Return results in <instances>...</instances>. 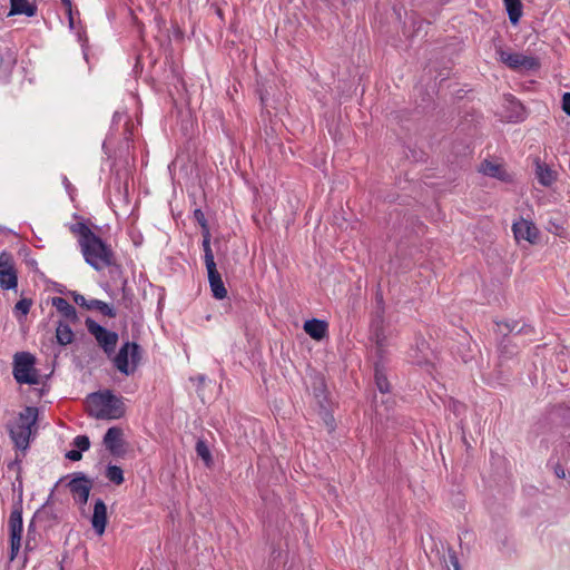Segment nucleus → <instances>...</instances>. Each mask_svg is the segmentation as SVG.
Instances as JSON below:
<instances>
[{
  "label": "nucleus",
  "mask_w": 570,
  "mask_h": 570,
  "mask_svg": "<svg viewBox=\"0 0 570 570\" xmlns=\"http://www.w3.org/2000/svg\"><path fill=\"white\" fill-rule=\"evenodd\" d=\"M515 346H509L508 344H503V342L500 345V352L501 354H507V357H510V355L514 354Z\"/></svg>",
  "instance_id": "obj_41"
},
{
  "label": "nucleus",
  "mask_w": 570,
  "mask_h": 570,
  "mask_svg": "<svg viewBox=\"0 0 570 570\" xmlns=\"http://www.w3.org/2000/svg\"><path fill=\"white\" fill-rule=\"evenodd\" d=\"M70 492L73 494L76 501L85 505L89 499L92 481L82 473H77L73 479L68 483Z\"/></svg>",
  "instance_id": "obj_12"
},
{
  "label": "nucleus",
  "mask_w": 570,
  "mask_h": 570,
  "mask_svg": "<svg viewBox=\"0 0 570 570\" xmlns=\"http://www.w3.org/2000/svg\"><path fill=\"white\" fill-rule=\"evenodd\" d=\"M9 535H10V556L9 560L12 561L18 556L21 548V538L23 531L22 524V499L21 497L13 503L12 510L8 521Z\"/></svg>",
  "instance_id": "obj_5"
},
{
  "label": "nucleus",
  "mask_w": 570,
  "mask_h": 570,
  "mask_svg": "<svg viewBox=\"0 0 570 570\" xmlns=\"http://www.w3.org/2000/svg\"><path fill=\"white\" fill-rule=\"evenodd\" d=\"M68 16H69V23L72 26L73 19H72V3L71 0H61Z\"/></svg>",
  "instance_id": "obj_40"
},
{
  "label": "nucleus",
  "mask_w": 570,
  "mask_h": 570,
  "mask_svg": "<svg viewBox=\"0 0 570 570\" xmlns=\"http://www.w3.org/2000/svg\"><path fill=\"white\" fill-rule=\"evenodd\" d=\"M374 381L381 393L385 394L391 392V384L387 379L386 367L381 362H376L374 365Z\"/></svg>",
  "instance_id": "obj_22"
},
{
  "label": "nucleus",
  "mask_w": 570,
  "mask_h": 570,
  "mask_svg": "<svg viewBox=\"0 0 570 570\" xmlns=\"http://www.w3.org/2000/svg\"><path fill=\"white\" fill-rule=\"evenodd\" d=\"M198 381H199V382H204V376H199V377H198Z\"/></svg>",
  "instance_id": "obj_45"
},
{
  "label": "nucleus",
  "mask_w": 570,
  "mask_h": 570,
  "mask_svg": "<svg viewBox=\"0 0 570 570\" xmlns=\"http://www.w3.org/2000/svg\"><path fill=\"white\" fill-rule=\"evenodd\" d=\"M51 304L65 318L71 322L78 321L76 308L63 297H52Z\"/></svg>",
  "instance_id": "obj_20"
},
{
  "label": "nucleus",
  "mask_w": 570,
  "mask_h": 570,
  "mask_svg": "<svg viewBox=\"0 0 570 570\" xmlns=\"http://www.w3.org/2000/svg\"><path fill=\"white\" fill-rule=\"evenodd\" d=\"M87 309H97L102 315L108 317H116L117 313L112 306L100 301V299H90L87 306Z\"/></svg>",
  "instance_id": "obj_27"
},
{
  "label": "nucleus",
  "mask_w": 570,
  "mask_h": 570,
  "mask_svg": "<svg viewBox=\"0 0 570 570\" xmlns=\"http://www.w3.org/2000/svg\"><path fill=\"white\" fill-rule=\"evenodd\" d=\"M71 234L78 236L85 262L96 271L115 265V253L101 237L96 235L85 222H77L69 226Z\"/></svg>",
  "instance_id": "obj_1"
},
{
  "label": "nucleus",
  "mask_w": 570,
  "mask_h": 570,
  "mask_svg": "<svg viewBox=\"0 0 570 570\" xmlns=\"http://www.w3.org/2000/svg\"><path fill=\"white\" fill-rule=\"evenodd\" d=\"M36 521L31 519L28 524L27 539H26V550H33L36 547Z\"/></svg>",
  "instance_id": "obj_31"
},
{
  "label": "nucleus",
  "mask_w": 570,
  "mask_h": 570,
  "mask_svg": "<svg viewBox=\"0 0 570 570\" xmlns=\"http://www.w3.org/2000/svg\"><path fill=\"white\" fill-rule=\"evenodd\" d=\"M371 340L375 343L377 351L382 352L386 345V336L384 334L383 311L379 312L371 323Z\"/></svg>",
  "instance_id": "obj_16"
},
{
  "label": "nucleus",
  "mask_w": 570,
  "mask_h": 570,
  "mask_svg": "<svg viewBox=\"0 0 570 570\" xmlns=\"http://www.w3.org/2000/svg\"><path fill=\"white\" fill-rule=\"evenodd\" d=\"M126 284H127V281L125 279V281H124V283H122V291H125V286H126ZM125 293H126V292H124V294H125Z\"/></svg>",
  "instance_id": "obj_44"
},
{
  "label": "nucleus",
  "mask_w": 570,
  "mask_h": 570,
  "mask_svg": "<svg viewBox=\"0 0 570 570\" xmlns=\"http://www.w3.org/2000/svg\"><path fill=\"white\" fill-rule=\"evenodd\" d=\"M511 105L515 111V115L514 116H510V118H514L515 120H521L523 119V114H524V109H523V106L518 102V101H514V100H511Z\"/></svg>",
  "instance_id": "obj_35"
},
{
  "label": "nucleus",
  "mask_w": 570,
  "mask_h": 570,
  "mask_svg": "<svg viewBox=\"0 0 570 570\" xmlns=\"http://www.w3.org/2000/svg\"><path fill=\"white\" fill-rule=\"evenodd\" d=\"M36 358L28 352H19L14 355L13 377L20 384H38V375L35 370Z\"/></svg>",
  "instance_id": "obj_6"
},
{
  "label": "nucleus",
  "mask_w": 570,
  "mask_h": 570,
  "mask_svg": "<svg viewBox=\"0 0 570 570\" xmlns=\"http://www.w3.org/2000/svg\"><path fill=\"white\" fill-rule=\"evenodd\" d=\"M196 453L204 461L207 468H210L214 463L210 450L204 440H198L196 443Z\"/></svg>",
  "instance_id": "obj_28"
},
{
  "label": "nucleus",
  "mask_w": 570,
  "mask_h": 570,
  "mask_svg": "<svg viewBox=\"0 0 570 570\" xmlns=\"http://www.w3.org/2000/svg\"><path fill=\"white\" fill-rule=\"evenodd\" d=\"M554 474L558 479H564L566 478V469L560 464L557 463L553 466Z\"/></svg>",
  "instance_id": "obj_43"
},
{
  "label": "nucleus",
  "mask_w": 570,
  "mask_h": 570,
  "mask_svg": "<svg viewBox=\"0 0 570 570\" xmlns=\"http://www.w3.org/2000/svg\"><path fill=\"white\" fill-rule=\"evenodd\" d=\"M56 337L60 345H67L72 342L73 332L67 323L59 322L56 328Z\"/></svg>",
  "instance_id": "obj_25"
},
{
  "label": "nucleus",
  "mask_w": 570,
  "mask_h": 570,
  "mask_svg": "<svg viewBox=\"0 0 570 570\" xmlns=\"http://www.w3.org/2000/svg\"><path fill=\"white\" fill-rule=\"evenodd\" d=\"M105 475L110 482L117 485H120L125 481L124 471L118 465L109 464L106 469Z\"/></svg>",
  "instance_id": "obj_30"
},
{
  "label": "nucleus",
  "mask_w": 570,
  "mask_h": 570,
  "mask_svg": "<svg viewBox=\"0 0 570 570\" xmlns=\"http://www.w3.org/2000/svg\"><path fill=\"white\" fill-rule=\"evenodd\" d=\"M497 53L499 55L500 61L513 70H534L539 67L538 60L530 56L518 52H508L501 47L497 48Z\"/></svg>",
  "instance_id": "obj_8"
},
{
  "label": "nucleus",
  "mask_w": 570,
  "mask_h": 570,
  "mask_svg": "<svg viewBox=\"0 0 570 570\" xmlns=\"http://www.w3.org/2000/svg\"><path fill=\"white\" fill-rule=\"evenodd\" d=\"M312 387L313 395L321 407V414L323 415L324 421L326 422V424H332L334 417L328 412L327 387L324 379L322 376H315L313 379Z\"/></svg>",
  "instance_id": "obj_11"
},
{
  "label": "nucleus",
  "mask_w": 570,
  "mask_h": 570,
  "mask_svg": "<svg viewBox=\"0 0 570 570\" xmlns=\"http://www.w3.org/2000/svg\"><path fill=\"white\" fill-rule=\"evenodd\" d=\"M207 274L213 296L217 299L225 298L227 296V289L217 268L208 269Z\"/></svg>",
  "instance_id": "obj_18"
},
{
  "label": "nucleus",
  "mask_w": 570,
  "mask_h": 570,
  "mask_svg": "<svg viewBox=\"0 0 570 570\" xmlns=\"http://www.w3.org/2000/svg\"><path fill=\"white\" fill-rule=\"evenodd\" d=\"M107 521V505L102 499L98 498L95 500L94 513L91 515V525L98 535L105 533Z\"/></svg>",
  "instance_id": "obj_14"
},
{
  "label": "nucleus",
  "mask_w": 570,
  "mask_h": 570,
  "mask_svg": "<svg viewBox=\"0 0 570 570\" xmlns=\"http://www.w3.org/2000/svg\"><path fill=\"white\" fill-rule=\"evenodd\" d=\"M72 297L77 305L85 307L87 309L89 301H87L83 295L75 292V293H72Z\"/></svg>",
  "instance_id": "obj_37"
},
{
  "label": "nucleus",
  "mask_w": 570,
  "mask_h": 570,
  "mask_svg": "<svg viewBox=\"0 0 570 570\" xmlns=\"http://www.w3.org/2000/svg\"><path fill=\"white\" fill-rule=\"evenodd\" d=\"M32 519L33 521L41 523L45 529H51L59 523V517L49 501L36 511Z\"/></svg>",
  "instance_id": "obj_15"
},
{
  "label": "nucleus",
  "mask_w": 570,
  "mask_h": 570,
  "mask_svg": "<svg viewBox=\"0 0 570 570\" xmlns=\"http://www.w3.org/2000/svg\"><path fill=\"white\" fill-rule=\"evenodd\" d=\"M504 6L508 12L510 22L517 26L522 17V2L521 0H504Z\"/></svg>",
  "instance_id": "obj_23"
},
{
  "label": "nucleus",
  "mask_w": 570,
  "mask_h": 570,
  "mask_svg": "<svg viewBox=\"0 0 570 570\" xmlns=\"http://www.w3.org/2000/svg\"><path fill=\"white\" fill-rule=\"evenodd\" d=\"M38 419V409L27 406L18 419L8 425V431L16 448L26 450L29 446L31 426L36 424Z\"/></svg>",
  "instance_id": "obj_3"
},
{
  "label": "nucleus",
  "mask_w": 570,
  "mask_h": 570,
  "mask_svg": "<svg viewBox=\"0 0 570 570\" xmlns=\"http://www.w3.org/2000/svg\"><path fill=\"white\" fill-rule=\"evenodd\" d=\"M141 360V348L136 342H126L114 357L115 367L125 375L134 374Z\"/></svg>",
  "instance_id": "obj_4"
},
{
  "label": "nucleus",
  "mask_w": 570,
  "mask_h": 570,
  "mask_svg": "<svg viewBox=\"0 0 570 570\" xmlns=\"http://www.w3.org/2000/svg\"><path fill=\"white\" fill-rule=\"evenodd\" d=\"M90 402V415L98 420H117L125 415V403L110 390L91 393Z\"/></svg>",
  "instance_id": "obj_2"
},
{
  "label": "nucleus",
  "mask_w": 570,
  "mask_h": 570,
  "mask_svg": "<svg viewBox=\"0 0 570 570\" xmlns=\"http://www.w3.org/2000/svg\"><path fill=\"white\" fill-rule=\"evenodd\" d=\"M512 232L518 243L521 240H527L530 244H537L539 239V229L537 226L532 222L524 218L513 223Z\"/></svg>",
  "instance_id": "obj_13"
},
{
  "label": "nucleus",
  "mask_w": 570,
  "mask_h": 570,
  "mask_svg": "<svg viewBox=\"0 0 570 570\" xmlns=\"http://www.w3.org/2000/svg\"><path fill=\"white\" fill-rule=\"evenodd\" d=\"M72 444L82 452L90 448V440L87 435H77Z\"/></svg>",
  "instance_id": "obj_33"
},
{
  "label": "nucleus",
  "mask_w": 570,
  "mask_h": 570,
  "mask_svg": "<svg viewBox=\"0 0 570 570\" xmlns=\"http://www.w3.org/2000/svg\"><path fill=\"white\" fill-rule=\"evenodd\" d=\"M499 331L501 332V326H504L507 330V333H503L505 336L508 333L515 332L517 334L524 333L529 334L533 332V328L530 325H523L521 327H518L519 323L517 321L512 322H504V323H497Z\"/></svg>",
  "instance_id": "obj_29"
},
{
  "label": "nucleus",
  "mask_w": 570,
  "mask_h": 570,
  "mask_svg": "<svg viewBox=\"0 0 570 570\" xmlns=\"http://www.w3.org/2000/svg\"><path fill=\"white\" fill-rule=\"evenodd\" d=\"M18 286V277L13 267L10 254L2 252L0 254V287L2 289H16Z\"/></svg>",
  "instance_id": "obj_10"
},
{
  "label": "nucleus",
  "mask_w": 570,
  "mask_h": 570,
  "mask_svg": "<svg viewBox=\"0 0 570 570\" xmlns=\"http://www.w3.org/2000/svg\"><path fill=\"white\" fill-rule=\"evenodd\" d=\"M562 110L570 116V92H566L562 96Z\"/></svg>",
  "instance_id": "obj_39"
},
{
  "label": "nucleus",
  "mask_w": 570,
  "mask_h": 570,
  "mask_svg": "<svg viewBox=\"0 0 570 570\" xmlns=\"http://www.w3.org/2000/svg\"><path fill=\"white\" fill-rule=\"evenodd\" d=\"M194 218L202 227V235L210 234L209 226L207 223V219L205 217V214L202 209L197 208L194 210Z\"/></svg>",
  "instance_id": "obj_32"
},
{
  "label": "nucleus",
  "mask_w": 570,
  "mask_h": 570,
  "mask_svg": "<svg viewBox=\"0 0 570 570\" xmlns=\"http://www.w3.org/2000/svg\"><path fill=\"white\" fill-rule=\"evenodd\" d=\"M548 224H549L547 227L548 232H550L554 235L561 236L562 232L564 230L562 225H559L552 220H549Z\"/></svg>",
  "instance_id": "obj_36"
},
{
  "label": "nucleus",
  "mask_w": 570,
  "mask_h": 570,
  "mask_svg": "<svg viewBox=\"0 0 570 570\" xmlns=\"http://www.w3.org/2000/svg\"><path fill=\"white\" fill-rule=\"evenodd\" d=\"M535 174L539 183L547 187L556 179L553 170H551L547 164H541L539 161H537Z\"/></svg>",
  "instance_id": "obj_24"
},
{
  "label": "nucleus",
  "mask_w": 570,
  "mask_h": 570,
  "mask_svg": "<svg viewBox=\"0 0 570 570\" xmlns=\"http://www.w3.org/2000/svg\"><path fill=\"white\" fill-rule=\"evenodd\" d=\"M449 551H450V553H449L450 562L453 566L454 570H461V566H460V562H459V559H458L455 552L452 551L451 549Z\"/></svg>",
  "instance_id": "obj_42"
},
{
  "label": "nucleus",
  "mask_w": 570,
  "mask_h": 570,
  "mask_svg": "<svg viewBox=\"0 0 570 570\" xmlns=\"http://www.w3.org/2000/svg\"><path fill=\"white\" fill-rule=\"evenodd\" d=\"M210 237H212L210 234L203 235V243H202L203 250H204V259H205V265H206L207 271L217 268L215 258H214V253H213L212 246H210Z\"/></svg>",
  "instance_id": "obj_26"
},
{
  "label": "nucleus",
  "mask_w": 570,
  "mask_h": 570,
  "mask_svg": "<svg viewBox=\"0 0 570 570\" xmlns=\"http://www.w3.org/2000/svg\"><path fill=\"white\" fill-rule=\"evenodd\" d=\"M104 445L115 458H124L126 454L124 430L120 426H111L104 436Z\"/></svg>",
  "instance_id": "obj_9"
},
{
  "label": "nucleus",
  "mask_w": 570,
  "mask_h": 570,
  "mask_svg": "<svg viewBox=\"0 0 570 570\" xmlns=\"http://www.w3.org/2000/svg\"><path fill=\"white\" fill-rule=\"evenodd\" d=\"M88 332L96 338L98 345L110 356L115 353L118 343V334L101 326L91 318L86 320Z\"/></svg>",
  "instance_id": "obj_7"
},
{
  "label": "nucleus",
  "mask_w": 570,
  "mask_h": 570,
  "mask_svg": "<svg viewBox=\"0 0 570 570\" xmlns=\"http://www.w3.org/2000/svg\"><path fill=\"white\" fill-rule=\"evenodd\" d=\"M32 305V301L29 298H21L17 302L14 309L17 312H20L22 315H27L30 311V307Z\"/></svg>",
  "instance_id": "obj_34"
},
{
  "label": "nucleus",
  "mask_w": 570,
  "mask_h": 570,
  "mask_svg": "<svg viewBox=\"0 0 570 570\" xmlns=\"http://www.w3.org/2000/svg\"><path fill=\"white\" fill-rule=\"evenodd\" d=\"M9 16L24 14L35 17L37 14V6L28 0H10Z\"/></svg>",
  "instance_id": "obj_21"
},
{
  "label": "nucleus",
  "mask_w": 570,
  "mask_h": 570,
  "mask_svg": "<svg viewBox=\"0 0 570 570\" xmlns=\"http://www.w3.org/2000/svg\"><path fill=\"white\" fill-rule=\"evenodd\" d=\"M304 331L314 340H322L327 333V323L322 320L312 318L304 323Z\"/></svg>",
  "instance_id": "obj_19"
},
{
  "label": "nucleus",
  "mask_w": 570,
  "mask_h": 570,
  "mask_svg": "<svg viewBox=\"0 0 570 570\" xmlns=\"http://www.w3.org/2000/svg\"><path fill=\"white\" fill-rule=\"evenodd\" d=\"M480 173H482L485 176L497 178L501 181L508 183L511 181L510 174L507 173L504 167L500 164H494L490 160H484L480 165Z\"/></svg>",
  "instance_id": "obj_17"
},
{
  "label": "nucleus",
  "mask_w": 570,
  "mask_h": 570,
  "mask_svg": "<svg viewBox=\"0 0 570 570\" xmlns=\"http://www.w3.org/2000/svg\"><path fill=\"white\" fill-rule=\"evenodd\" d=\"M66 458L70 461H80L82 458V453L80 450H70L66 453Z\"/></svg>",
  "instance_id": "obj_38"
}]
</instances>
